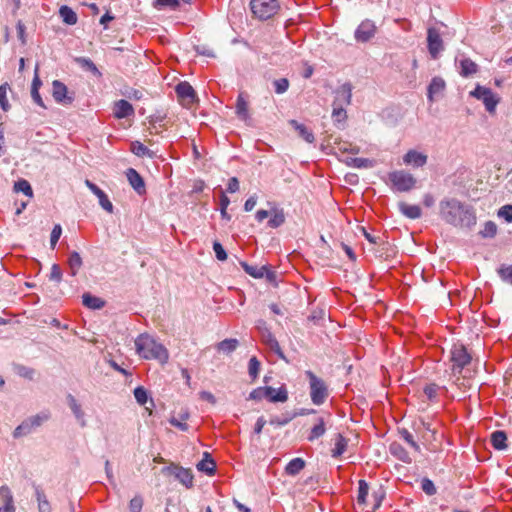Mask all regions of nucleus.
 <instances>
[{
  "label": "nucleus",
  "instance_id": "obj_2",
  "mask_svg": "<svg viewBox=\"0 0 512 512\" xmlns=\"http://www.w3.org/2000/svg\"><path fill=\"white\" fill-rule=\"evenodd\" d=\"M137 354L144 359H156L165 364L169 359L167 349L147 334L139 335L135 340Z\"/></svg>",
  "mask_w": 512,
  "mask_h": 512
},
{
  "label": "nucleus",
  "instance_id": "obj_33",
  "mask_svg": "<svg viewBox=\"0 0 512 512\" xmlns=\"http://www.w3.org/2000/svg\"><path fill=\"white\" fill-rule=\"evenodd\" d=\"M241 267L244 269V271L250 275L253 278L260 279L264 277V271L267 270V266H253L249 265L247 262H241Z\"/></svg>",
  "mask_w": 512,
  "mask_h": 512
},
{
  "label": "nucleus",
  "instance_id": "obj_42",
  "mask_svg": "<svg viewBox=\"0 0 512 512\" xmlns=\"http://www.w3.org/2000/svg\"><path fill=\"white\" fill-rule=\"evenodd\" d=\"M260 361L257 359V357L253 356L250 358L249 360V363H248V373L250 375V377L252 378V380H255L258 375H259V371H260Z\"/></svg>",
  "mask_w": 512,
  "mask_h": 512
},
{
  "label": "nucleus",
  "instance_id": "obj_27",
  "mask_svg": "<svg viewBox=\"0 0 512 512\" xmlns=\"http://www.w3.org/2000/svg\"><path fill=\"white\" fill-rule=\"evenodd\" d=\"M336 156L341 162L350 165L352 163V150L350 144H339L335 151Z\"/></svg>",
  "mask_w": 512,
  "mask_h": 512
},
{
  "label": "nucleus",
  "instance_id": "obj_35",
  "mask_svg": "<svg viewBox=\"0 0 512 512\" xmlns=\"http://www.w3.org/2000/svg\"><path fill=\"white\" fill-rule=\"evenodd\" d=\"M75 61L85 70L91 72L94 76L100 78L102 73L99 71L93 61L86 57H78Z\"/></svg>",
  "mask_w": 512,
  "mask_h": 512
},
{
  "label": "nucleus",
  "instance_id": "obj_52",
  "mask_svg": "<svg viewBox=\"0 0 512 512\" xmlns=\"http://www.w3.org/2000/svg\"><path fill=\"white\" fill-rule=\"evenodd\" d=\"M134 397L140 405H144L148 400V394L145 388L142 386L134 389Z\"/></svg>",
  "mask_w": 512,
  "mask_h": 512
},
{
  "label": "nucleus",
  "instance_id": "obj_21",
  "mask_svg": "<svg viewBox=\"0 0 512 512\" xmlns=\"http://www.w3.org/2000/svg\"><path fill=\"white\" fill-rule=\"evenodd\" d=\"M262 340L263 342L274 351L280 358L285 359L284 353L277 341V339L273 336V334L268 330L264 329L262 332Z\"/></svg>",
  "mask_w": 512,
  "mask_h": 512
},
{
  "label": "nucleus",
  "instance_id": "obj_41",
  "mask_svg": "<svg viewBox=\"0 0 512 512\" xmlns=\"http://www.w3.org/2000/svg\"><path fill=\"white\" fill-rule=\"evenodd\" d=\"M68 263H69V266L71 268L72 274L76 275V273L78 272V270L82 266V258H81V256L79 255L78 252L74 251V252L71 253V255L69 257V260H68Z\"/></svg>",
  "mask_w": 512,
  "mask_h": 512
},
{
  "label": "nucleus",
  "instance_id": "obj_62",
  "mask_svg": "<svg viewBox=\"0 0 512 512\" xmlns=\"http://www.w3.org/2000/svg\"><path fill=\"white\" fill-rule=\"evenodd\" d=\"M49 279L51 281H55L57 283H59L61 281V279H62V272H61L60 267L57 264H53L52 265L51 271H50V274H49Z\"/></svg>",
  "mask_w": 512,
  "mask_h": 512
},
{
  "label": "nucleus",
  "instance_id": "obj_43",
  "mask_svg": "<svg viewBox=\"0 0 512 512\" xmlns=\"http://www.w3.org/2000/svg\"><path fill=\"white\" fill-rule=\"evenodd\" d=\"M10 89L7 83L0 85V106L4 111L10 109V104L7 98L8 90Z\"/></svg>",
  "mask_w": 512,
  "mask_h": 512
},
{
  "label": "nucleus",
  "instance_id": "obj_47",
  "mask_svg": "<svg viewBox=\"0 0 512 512\" xmlns=\"http://www.w3.org/2000/svg\"><path fill=\"white\" fill-rule=\"evenodd\" d=\"M346 446H347L346 439L342 435L338 434L337 441L335 443V448L332 450V456L333 457L340 456L344 452Z\"/></svg>",
  "mask_w": 512,
  "mask_h": 512
},
{
  "label": "nucleus",
  "instance_id": "obj_26",
  "mask_svg": "<svg viewBox=\"0 0 512 512\" xmlns=\"http://www.w3.org/2000/svg\"><path fill=\"white\" fill-rule=\"evenodd\" d=\"M236 114L244 121L249 119L248 102L245 99L244 93L242 92L237 97Z\"/></svg>",
  "mask_w": 512,
  "mask_h": 512
},
{
  "label": "nucleus",
  "instance_id": "obj_64",
  "mask_svg": "<svg viewBox=\"0 0 512 512\" xmlns=\"http://www.w3.org/2000/svg\"><path fill=\"white\" fill-rule=\"evenodd\" d=\"M195 49L199 55L212 57V58L215 57V53L213 52V50L210 49L209 47H207L206 45H197L195 47Z\"/></svg>",
  "mask_w": 512,
  "mask_h": 512
},
{
  "label": "nucleus",
  "instance_id": "obj_58",
  "mask_svg": "<svg viewBox=\"0 0 512 512\" xmlns=\"http://www.w3.org/2000/svg\"><path fill=\"white\" fill-rule=\"evenodd\" d=\"M0 496L2 497L4 504H14L13 495L8 486L0 487Z\"/></svg>",
  "mask_w": 512,
  "mask_h": 512
},
{
  "label": "nucleus",
  "instance_id": "obj_25",
  "mask_svg": "<svg viewBox=\"0 0 512 512\" xmlns=\"http://www.w3.org/2000/svg\"><path fill=\"white\" fill-rule=\"evenodd\" d=\"M289 123L306 142L313 143L315 141L313 132L305 125L298 123L296 120H290Z\"/></svg>",
  "mask_w": 512,
  "mask_h": 512
},
{
  "label": "nucleus",
  "instance_id": "obj_63",
  "mask_svg": "<svg viewBox=\"0 0 512 512\" xmlns=\"http://www.w3.org/2000/svg\"><path fill=\"white\" fill-rule=\"evenodd\" d=\"M402 437L403 439L413 448L415 449L416 451H419L420 450V446L414 441V438H413V435L407 431V430H404L402 433Z\"/></svg>",
  "mask_w": 512,
  "mask_h": 512
},
{
  "label": "nucleus",
  "instance_id": "obj_5",
  "mask_svg": "<svg viewBox=\"0 0 512 512\" xmlns=\"http://www.w3.org/2000/svg\"><path fill=\"white\" fill-rule=\"evenodd\" d=\"M268 399L270 402H286L288 400V392L285 386L275 389L270 386L258 387L252 390L249 394V399L254 401H261Z\"/></svg>",
  "mask_w": 512,
  "mask_h": 512
},
{
  "label": "nucleus",
  "instance_id": "obj_48",
  "mask_svg": "<svg viewBox=\"0 0 512 512\" xmlns=\"http://www.w3.org/2000/svg\"><path fill=\"white\" fill-rule=\"evenodd\" d=\"M376 165L374 159L354 157V168H373Z\"/></svg>",
  "mask_w": 512,
  "mask_h": 512
},
{
  "label": "nucleus",
  "instance_id": "obj_54",
  "mask_svg": "<svg viewBox=\"0 0 512 512\" xmlns=\"http://www.w3.org/2000/svg\"><path fill=\"white\" fill-rule=\"evenodd\" d=\"M274 87L277 94H282L288 90L289 81L286 78L277 79L274 81Z\"/></svg>",
  "mask_w": 512,
  "mask_h": 512
},
{
  "label": "nucleus",
  "instance_id": "obj_16",
  "mask_svg": "<svg viewBox=\"0 0 512 512\" xmlns=\"http://www.w3.org/2000/svg\"><path fill=\"white\" fill-rule=\"evenodd\" d=\"M428 157L426 154L418 152L414 149L407 151L403 156V163L413 167H423L427 163Z\"/></svg>",
  "mask_w": 512,
  "mask_h": 512
},
{
  "label": "nucleus",
  "instance_id": "obj_20",
  "mask_svg": "<svg viewBox=\"0 0 512 512\" xmlns=\"http://www.w3.org/2000/svg\"><path fill=\"white\" fill-rule=\"evenodd\" d=\"M456 61L459 63V73L462 77L467 78L477 73L478 65L471 59L463 57Z\"/></svg>",
  "mask_w": 512,
  "mask_h": 512
},
{
  "label": "nucleus",
  "instance_id": "obj_12",
  "mask_svg": "<svg viewBox=\"0 0 512 512\" xmlns=\"http://www.w3.org/2000/svg\"><path fill=\"white\" fill-rule=\"evenodd\" d=\"M377 27L375 23L369 19L362 21L354 32V37L359 42H368L376 34Z\"/></svg>",
  "mask_w": 512,
  "mask_h": 512
},
{
  "label": "nucleus",
  "instance_id": "obj_19",
  "mask_svg": "<svg viewBox=\"0 0 512 512\" xmlns=\"http://www.w3.org/2000/svg\"><path fill=\"white\" fill-rule=\"evenodd\" d=\"M445 87V81L441 77H433L428 86V100L434 102L435 97L440 95L445 90Z\"/></svg>",
  "mask_w": 512,
  "mask_h": 512
},
{
  "label": "nucleus",
  "instance_id": "obj_6",
  "mask_svg": "<svg viewBox=\"0 0 512 512\" xmlns=\"http://www.w3.org/2000/svg\"><path fill=\"white\" fill-rule=\"evenodd\" d=\"M469 95L477 100L483 102L485 109L493 114L496 111V107L500 102L499 96L493 92L491 88L481 86L477 84L475 89L469 92Z\"/></svg>",
  "mask_w": 512,
  "mask_h": 512
},
{
  "label": "nucleus",
  "instance_id": "obj_18",
  "mask_svg": "<svg viewBox=\"0 0 512 512\" xmlns=\"http://www.w3.org/2000/svg\"><path fill=\"white\" fill-rule=\"evenodd\" d=\"M126 176L129 181V184L133 187V189L139 194L142 195L145 193V183L142 176L133 168H129L126 171Z\"/></svg>",
  "mask_w": 512,
  "mask_h": 512
},
{
  "label": "nucleus",
  "instance_id": "obj_46",
  "mask_svg": "<svg viewBox=\"0 0 512 512\" xmlns=\"http://www.w3.org/2000/svg\"><path fill=\"white\" fill-rule=\"evenodd\" d=\"M14 190L16 192H23L27 196H32V194H33L30 183L24 179L15 182Z\"/></svg>",
  "mask_w": 512,
  "mask_h": 512
},
{
  "label": "nucleus",
  "instance_id": "obj_7",
  "mask_svg": "<svg viewBox=\"0 0 512 512\" xmlns=\"http://www.w3.org/2000/svg\"><path fill=\"white\" fill-rule=\"evenodd\" d=\"M450 360L453 363L452 371L460 374L464 367L470 364L472 357L462 344H454L450 351Z\"/></svg>",
  "mask_w": 512,
  "mask_h": 512
},
{
  "label": "nucleus",
  "instance_id": "obj_60",
  "mask_svg": "<svg viewBox=\"0 0 512 512\" xmlns=\"http://www.w3.org/2000/svg\"><path fill=\"white\" fill-rule=\"evenodd\" d=\"M31 430L29 428V422H23L22 424H20L19 426H17L13 432V436L15 438H18V437H21L23 435H26L28 433H30Z\"/></svg>",
  "mask_w": 512,
  "mask_h": 512
},
{
  "label": "nucleus",
  "instance_id": "obj_30",
  "mask_svg": "<svg viewBox=\"0 0 512 512\" xmlns=\"http://www.w3.org/2000/svg\"><path fill=\"white\" fill-rule=\"evenodd\" d=\"M131 152L138 157L154 158L155 153L148 149L142 142L133 141L131 143Z\"/></svg>",
  "mask_w": 512,
  "mask_h": 512
},
{
  "label": "nucleus",
  "instance_id": "obj_4",
  "mask_svg": "<svg viewBox=\"0 0 512 512\" xmlns=\"http://www.w3.org/2000/svg\"><path fill=\"white\" fill-rule=\"evenodd\" d=\"M249 6L253 16L261 21L272 18L280 10L278 0H250Z\"/></svg>",
  "mask_w": 512,
  "mask_h": 512
},
{
  "label": "nucleus",
  "instance_id": "obj_44",
  "mask_svg": "<svg viewBox=\"0 0 512 512\" xmlns=\"http://www.w3.org/2000/svg\"><path fill=\"white\" fill-rule=\"evenodd\" d=\"M321 244L317 247L316 253L318 254L319 258L322 260H330L332 252L328 249L327 242L323 237H321Z\"/></svg>",
  "mask_w": 512,
  "mask_h": 512
},
{
  "label": "nucleus",
  "instance_id": "obj_14",
  "mask_svg": "<svg viewBox=\"0 0 512 512\" xmlns=\"http://www.w3.org/2000/svg\"><path fill=\"white\" fill-rule=\"evenodd\" d=\"M350 93L343 89L336 94V100L333 104L332 117L336 122H342L347 119V112L338 104V102L346 101L349 103Z\"/></svg>",
  "mask_w": 512,
  "mask_h": 512
},
{
  "label": "nucleus",
  "instance_id": "obj_23",
  "mask_svg": "<svg viewBox=\"0 0 512 512\" xmlns=\"http://www.w3.org/2000/svg\"><path fill=\"white\" fill-rule=\"evenodd\" d=\"M400 212L409 219H418L421 217V208L418 205H410L405 202L398 204Z\"/></svg>",
  "mask_w": 512,
  "mask_h": 512
},
{
  "label": "nucleus",
  "instance_id": "obj_11",
  "mask_svg": "<svg viewBox=\"0 0 512 512\" xmlns=\"http://www.w3.org/2000/svg\"><path fill=\"white\" fill-rule=\"evenodd\" d=\"M369 492V486L364 480H360L358 482V495L357 502L360 506H363V509H367V511H374L376 508L380 506V500H378L375 496L371 502L367 501V496Z\"/></svg>",
  "mask_w": 512,
  "mask_h": 512
},
{
  "label": "nucleus",
  "instance_id": "obj_53",
  "mask_svg": "<svg viewBox=\"0 0 512 512\" xmlns=\"http://www.w3.org/2000/svg\"><path fill=\"white\" fill-rule=\"evenodd\" d=\"M497 232V225L493 221H487L481 231L483 237H493Z\"/></svg>",
  "mask_w": 512,
  "mask_h": 512
},
{
  "label": "nucleus",
  "instance_id": "obj_32",
  "mask_svg": "<svg viewBox=\"0 0 512 512\" xmlns=\"http://www.w3.org/2000/svg\"><path fill=\"white\" fill-rule=\"evenodd\" d=\"M175 477L187 488L193 486V474L190 469H185L182 467L177 468Z\"/></svg>",
  "mask_w": 512,
  "mask_h": 512
},
{
  "label": "nucleus",
  "instance_id": "obj_34",
  "mask_svg": "<svg viewBox=\"0 0 512 512\" xmlns=\"http://www.w3.org/2000/svg\"><path fill=\"white\" fill-rule=\"evenodd\" d=\"M507 436L504 431H494L491 434V444L496 450H503L506 448Z\"/></svg>",
  "mask_w": 512,
  "mask_h": 512
},
{
  "label": "nucleus",
  "instance_id": "obj_36",
  "mask_svg": "<svg viewBox=\"0 0 512 512\" xmlns=\"http://www.w3.org/2000/svg\"><path fill=\"white\" fill-rule=\"evenodd\" d=\"M82 299L83 305L91 309H101L105 305L101 298L92 296L89 293L83 294Z\"/></svg>",
  "mask_w": 512,
  "mask_h": 512
},
{
  "label": "nucleus",
  "instance_id": "obj_1",
  "mask_svg": "<svg viewBox=\"0 0 512 512\" xmlns=\"http://www.w3.org/2000/svg\"><path fill=\"white\" fill-rule=\"evenodd\" d=\"M439 214L446 223L460 228H471L476 224L473 207L455 198L443 199L439 204Z\"/></svg>",
  "mask_w": 512,
  "mask_h": 512
},
{
  "label": "nucleus",
  "instance_id": "obj_3",
  "mask_svg": "<svg viewBox=\"0 0 512 512\" xmlns=\"http://www.w3.org/2000/svg\"><path fill=\"white\" fill-rule=\"evenodd\" d=\"M387 177L391 190L395 192H410L417 184V179L405 170L389 172Z\"/></svg>",
  "mask_w": 512,
  "mask_h": 512
},
{
  "label": "nucleus",
  "instance_id": "obj_40",
  "mask_svg": "<svg viewBox=\"0 0 512 512\" xmlns=\"http://www.w3.org/2000/svg\"><path fill=\"white\" fill-rule=\"evenodd\" d=\"M237 346L238 341L236 339H225L217 345V348L219 351L229 354L233 352Z\"/></svg>",
  "mask_w": 512,
  "mask_h": 512
},
{
  "label": "nucleus",
  "instance_id": "obj_8",
  "mask_svg": "<svg viewBox=\"0 0 512 512\" xmlns=\"http://www.w3.org/2000/svg\"><path fill=\"white\" fill-rule=\"evenodd\" d=\"M307 375L310 379L311 400L314 404L320 405L325 401L328 395L327 387L323 380L315 376L311 371H308Z\"/></svg>",
  "mask_w": 512,
  "mask_h": 512
},
{
  "label": "nucleus",
  "instance_id": "obj_57",
  "mask_svg": "<svg viewBox=\"0 0 512 512\" xmlns=\"http://www.w3.org/2000/svg\"><path fill=\"white\" fill-rule=\"evenodd\" d=\"M498 216L505 219L507 222H512V205H504L498 211Z\"/></svg>",
  "mask_w": 512,
  "mask_h": 512
},
{
  "label": "nucleus",
  "instance_id": "obj_15",
  "mask_svg": "<svg viewBox=\"0 0 512 512\" xmlns=\"http://www.w3.org/2000/svg\"><path fill=\"white\" fill-rule=\"evenodd\" d=\"M178 98L185 104H192L196 101V94L188 82H180L175 88Z\"/></svg>",
  "mask_w": 512,
  "mask_h": 512
},
{
  "label": "nucleus",
  "instance_id": "obj_22",
  "mask_svg": "<svg viewBox=\"0 0 512 512\" xmlns=\"http://www.w3.org/2000/svg\"><path fill=\"white\" fill-rule=\"evenodd\" d=\"M389 451L396 459L402 461L403 463L410 464L412 462V458L410 457L408 451L397 442L390 444Z\"/></svg>",
  "mask_w": 512,
  "mask_h": 512
},
{
  "label": "nucleus",
  "instance_id": "obj_10",
  "mask_svg": "<svg viewBox=\"0 0 512 512\" xmlns=\"http://www.w3.org/2000/svg\"><path fill=\"white\" fill-rule=\"evenodd\" d=\"M428 51L433 59H437L444 50L443 40L435 28H429L427 32Z\"/></svg>",
  "mask_w": 512,
  "mask_h": 512
},
{
  "label": "nucleus",
  "instance_id": "obj_29",
  "mask_svg": "<svg viewBox=\"0 0 512 512\" xmlns=\"http://www.w3.org/2000/svg\"><path fill=\"white\" fill-rule=\"evenodd\" d=\"M62 21L67 25H75L78 21L77 14L69 6L63 5L59 9Z\"/></svg>",
  "mask_w": 512,
  "mask_h": 512
},
{
  "label": "nucleus",
  "instance_id": "obj_9",
  "mask_svg": "<svg viewBox=\"0 0 512 512\" xmlns=\"http://www.w3.org/2000/svg\"><path fill=\"white\" fill-rule=\"evenodd\" d=\"M372 350V345L366 333L354 331V358L360 359L367 353H371Z\"/></svg>",
  "mask_w": 512,
  "mask_h": 512
},
{
  "label": "nucleus",
  "instance_id": "obj_49",
  "mask_svg": "<svg viewBox=\"0 0 512 512\" xmlns=\"http://www.w3.org/2000/svg\"><path fill=\"white\" fill-rule=\"evenodd\" d=\"M358 233H360L362 236H364L370 243L377 244V237L372 235L370 232L367 231V229L362 225H357L354 228V236H357Z\"/></svg>",
  "mask_w": 512,
  "mask_h": 512
},
{
  "label": "nucleus",
  "instance_id": "obj_56",
  "mask_svg": "<svg viewBox=\"0 0 512 512\" xmlns=\"http://www.w3.org/2000/svg\"><path fill=\"white\" fill-rule=\"evenodd\" d=\"M213 250L215 252L216 258L219 261H225L227 259V253L220 242L215 241L213 243Z\"/></svg>",
  "mask_w": 512,
  "mask_h": 512
},
{
  "label": "nucleus",
  "instance_id": "obj_50",
  "mask_svg": "<svg viewBox=\"0 0 512 512\" xmlns=\"http://www.w3.org/2000/svg\"><path fill=\"white\" fill-rule=\"evenodd\" d=\"M188 413H184L181 415V420H178L175 417H172L169 422L171 425L177 427L181 431H187L188 430V424L186 423V420L188 419Z\"/></svg>",
  "mask_w": 512,
  "mask_h": 512
},
{
  "label": "nucleus",
  "instance_id": "obj_61",
  "mask_svg": "<svg viewBox=\"0 0 512 512\" xmlns=\"http://www.w3.org/2000/svg\"><path fill=\"white\" fill-rule=\"evenodd\" d=\"M61 233H62V228L59 224H56L52 231H51V235H50V244L52 247H55L56 243L58 242L60 236H61Z\"/></svg>",
  "mask_w": 512,
  "mask_h": 512
},
{
  "label": "nucleus",
  "instance_id": "obj_51",
  "mask_svg": "<svg viewBox=\"0 0 512 512\" xmlns=\"http://www.w3.org/2000/svg\"><path fill=\"white\" fill-rule=\"evenodd\" d=\"M421 489L423 490L424 493H426L429 496H433L437 492L434 483L429 478L422 479Z\"/></svg>",
  "mask_w": 512,
  "mask_h": 512
},
{
  "label": "nucleus",
  "instance_id": "obj_45",
  "mask_svg": "<svg viewBox=\"0 0 512 512\" xmlns=\"http://www.w3.org/2000/svg\"><path fill=\"white\" fill-rule=\"evenodd\" d=\"M498 274L504 282L512 285V264L501 265L498 269Z\"/></svg>",
  "mask_w": 512,
  "mask_h": 512
},
{
  "label": "nucleus",
  "instance_id": "obj_17",
  "mask_svg": "<svg viewBox=\"0 0 512 512\" xmlns=\"http://www.w3.org/2000/svg\"><path fill=\"white\" fill-rule=\"evenodd\" d=\"M113 115L117 119L130 117L134 115V108L127 100L121 99L115 102Z\"/></svg>",
  "mask_w": 512,
  "mask_h": 512
},
{
  "label": "nucleus",
  "instance_id": "obj_59",
  "mask_svg": "<svg viewBox=\"0 0 512 512\" xmlns=\"http://www.w3.org/2000/svg\"><path fill=\"white\" fill-rule=\"evenodd\" d=\"M143 507V499L140 496H135L130 500L129 509L131 512H141Z\"/></svg>",
  "mask_w": 512,
  "mask_h": 512
},
{
  "label": "nucleus",
  "instance_id": "obj_31",
  "mask_svg": "<svg viewBox=\"0 0 512 512\" xmlns=\"http://www.w3.org/2000/svg\"><path fill=\"white\" fill-rule=\"evenodd\" d=\"M35 495L38 502V510L39 512H52L51 505L44 493V491L39 488L35 487Z\"/></svg>",
  "mask_w": 512,
  "mask_h": 512
},
{
  "label": "nucleus",
  "instance_id": "obj_39",
  "mask_svg": "<svg viewBox=\"0 0 512 512\" xmlns=\"http://www.w3.org/2000/svg\"><path fill=\"white\" fill-rule=\"evenodd\" d=\"M326 429H325V422L323 418H320L318 420V423L311 429L310 435L308 436V440L310 442L320 438L324 435Z\"/></svg>",
  "mask_w": 512,
  "mask_h": 512
},
{
  "label": "nucleus",
  "instance_id": "obj_38",
  "mask_svg": "<svg viewBox=\"0 0 512 512\" xmlns=\"http://www.w3.org/2000/svg\"><path fill=\"white\" fill-rule=\"evenodd\" d=\"M285 222V215L283 210L273 209L271 212V218L268 221V225L271 228H277Z\"/></svg>",
  "mask_w": 512,
  "mask_h": 512
},
{
  "label": "nucleus",
  "instance_id": "obj_24",
  "mask_svg": "<svg viewBox=\"0 0 512 512\" xmlns=\"http://www.w3.org/2000/svg\"><path fill=\"white\" fill-rule=\"evenodd\" d=\"M197 469L208 475H214L216 471V463L208 452L204 453L203 459L197 464Z\"/></svg>",
  "mask_w": 512,
  "mask_h": 512
},
{
  "label": "nucleus",
  "instance_id": "obj_37",
  "mask_svg": "<svg viewBox=\"0 0 512 512\" xmlns=\"http://www.w3.org/2000/svg\"><path fill=\"white\" fill-rule=\"evenodd\" d=\"M67 400H68L69 406H70L73 414L77 418V420H79L81 422L82 426H85L84 413H83V411L81 409L80 404H78V402L75 399V397L73 395H71V394H69L67 396Z\"/></svg>",
  "mask_w": 512,
  "mask_h": 512
},
{
  "label": "nucleus",
  "instance_id": "obj_55",
  "mask_svg": "<svg viewBox=\"0 0 512 512\" xmlns=\"http://www.w3.org/2000/svg\"><path fill=\"white\" fill-rule=\"evenodd\" d=\"M16 371H17V374L20 375L21 377L27 378L30 380L33 379V377L35 375L34 369L23 366V365L16 366Z\"/></svg>",
  "mask_w": 512,
  "mask_h": 512
},
{
  "label": "nucleus",
  "instance_id": "obj_28",
  "mask_svg": "<svg viewBox=\"0 0 512 512\" xmlns=\"http://www.w3.org/2000/svg\"><path fill=\"white\" fill-rule=\"evenodd\" d=\"M305 467V461L300 458H294L285 467V473L290 476H296L300 473Z\"/></svg>",
  "mask_w": 512,
  "mask_h": 512
},
{
  "label": "nucleus",
  "instance_id": "obj_13",
  "mask_svg": "<svg viewBox=\"0 0 512 512\" xmlns=\"http://www.w3.org/2000/svg\"><path fill=\"white\" fill-rule=\"evenodd\" d=\"M52 96L57 103L63 105H70L74 100V97L68 94L67 86L59 80L52 82Z\"/></svg>",
  "mask_w": 512,
  "mask_h": 512
}]
</instances>
